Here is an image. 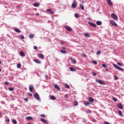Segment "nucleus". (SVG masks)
I'll list each match as a JSON object with an SVG mask.
<instances>
[{
    "label": "nucleus",
    "mask_w": 124,
    "mask_h": 124,
    "mask_svg": "<svg viewBox=\"0 0 124 124\" xmlns=\"http://www.w3.org/2000/svg\"><path fill=\"white\" fill-rule=\"evenodd\" d=\"M34 62H36V63H39V64L41 63V62L37 59L34 60Z\"/></svg>",
    "instance_id": "4be33fe9"
},
{
    "label": "nucleus",
    "mask_w": 124,
    "mask_h": 124,
    "mask_svg": "<svg viewBox=\"0 0 124 124\" xmlns=\"http://www.w3.org/2000/svg\"><path fill=\"white\" fill-rule=\"evenodd\" d=\"M79 7H80V8L82 9V10H85V7H84V5L79 4Z\"/></svg>",
    "instance_id": "5701e85b"
},
{
    "label": "nucleus",
    "mask_w": 124,
    "mask_h": 124,
    "mask_svg": "<svg viewBox=\"0 0 124 124\" xmlns=\"http://www.w3.org/2000/svg\"><path fill=\"white\" fill-rule=\"evenodd\" d=\"M41 121L42 123H44V124H48V121L46 119H44V118H41Z\"/></svg>",
    "instance_id": "9b49d317"
},
{
    "label": "nucleus",
    "mask_w": 124,
    "mask_h": 124,
    "mask_svg": "<svg viewBox=\"0 0 124 124\" xmlns=\"http://www.w3.org/2000/svg\"><path fill=\"white\" fill-rule=\"evenodd\" d=\"M100 54H101V51L100 50H99L96 52V55H100Z\"/></svg>",
    "instance_id": "ea45409f"
},
{
    "label": "nucleus",
    "mask_w": 124,
    "mask_h": 124,
    "mask_svg": "<svg viewBox=\"0 0 124 124\" xmlns=\"http://www.w3.org/2000/svg\"><path fill=\"white\" fill-rule=\"evenodd\" d=\"M33 95L36 99L37 100H40V97H39V95L37 93H35L33 94Z\"/></svg>",
    "instance_id": "7ed1b4c3"
},
{
    "label": "nucleus",
    "mask_w": 124,
    "mask_h": 124,
    "mask_svg": "<svg viewBox=\"0 0 124 124\" xmlns=\"http://www.w3.org/2000/svg\"><path fill=\"white\" fill-rule=\"evenodd\" d=\"M62 50H66V47H62Z\"/></svg>",
    "instance_id": "864d4df0"
},
{
    "label": "nucleus",
    "mask_w": 124,
    "mask_h": 124,
    "mask_svg": "<svg viewBox=\"0 0 124 124\" xmlns=\"http://www.w3.org/2000/svg\"><path fill=\"white\" fill-rule=\"evenodd\" d=\"M113 66L115 67V68H116V69H118V70H120V71H124V69L123 68L120 67V66H118L116 64H113Z\"/></svg>",
    "instance_id": "f257e3e1"
},
{
    "label": "nucleus",
    "mask_w": 124,
    "mask_h": 124,
    "mask_svg": "<svg viewBox=\"0 0 124 124\" xmlns=\"http://www.w3.org/2000/svg\"><path fill=\"white\" fill-rule=\"evenodd\" d=\"M46 12H50V14H51V15L54 14V12L51 11V9H47L46 10Z\"/></svg>",
    "instance_id": "f8f14e48"
},
{
    "label": "nucleus",
    "mask_w": 124,
    "mask_h": 124,
    "mask_svg": "<svg viewBox=\"0 0 124 124\" xmlns=\"http://www.w3.org/2000/svg\"><path fill=\"white\" fill-rule=\"evenodd\" d=\"M65 88H66V89H69V88H70L69 85H68V84H65Z\"/></svg>",
    "instance_id": "c9c22d12"
},
{
    "label": "nucleus",
    "mask_w": 124,
    "mask_h": 124,
    "mask_svg": "<svg viewBox=\"0 0 124 124\" xmlns=\"http://www.w3.org/2000/svg\"><path fill=\"white\" fill-rule=\"evenodd\" d=\"M69 69L71 71H76L75 69H74L73 67H71L69 68Z\"/></svg>",
    "instance_id": "cd10ccee"
},
{
    "label": "nucleus",
    "mask_w": 124,
    "mask_h": 124,
    "mask_svg": "<svg viewBox=\"0 0 124 124\" xmlns=\"http://www.w3.org/2000/svg\"><path fill=\"white\" fill-rule=\"evenodd\" d=\"M88 113H92V111L91 110H88Z\"/></svg>",
    "instance_id": "6e6d98bb"
},
{
    "label": "nucleus",
    "mask_w": 124,
    "mask_h": 124,
    "mask_svg": "<svg viewBox=\"0 0 124 124\" xmlns=\"http://www.w3.org/2000/svg\"><path fill=\"white\" fill-rule=\"evenodd\" d=\"M41 117H42V118H45V114L41 115Z\"/></svg>",
    "instance_id": "09e8293b"
},
{
    "label": "nucleus",
    "mask_w": 124,
    "mask_h": 124,
    "mask_svg": "<svg viewBox=\"0 0 124 124\" xmlns=\"http://www.w3.org/2000/svg\"><path fill=\"white\" fill-rule=\"evenodd\" d=\"M84 57H87V55H86V54H84Z\"/></svg>",
    "instance_id": "e2e57ef3"
},
{
    "label": "nucleus",
    "mask_w": 124,
    "mask_h": 124,
    "mask_svg": "<svg viewBox=\"0 0 124 124\" xmlns=\"http://www.w3.org/2000/svg\"><path fill=\"white\" fill-rule=\"evenodd\" d=\"M102 66H103V67H104L105 68H106V67H107V65H106V64H102Z\"/></svg>",
    "instance_id": "a19ab883"
},
{
    "label": "nucleus",
    "mask_w": 124,
    "mask_h": 124,
    "mask_svg": "<svg viewBox=\"0 0 124 124\" xmlns=\"http://www.w3.org/2000/svg\"><path fill=\"white\" fill-rule=\"evenodd\" d=\"M61 43H62V44H63V43H64V42L63 41H62L61 42Z\"/></svg>",
    "instance_id": "13d9d810"
},
{
    "label": "nucleus",
    "mask_w": 124,
    "mask_h": 124,
    "mask_svg": "<svg viewBox=\"0 0 124 124\" xmlns=\"http://www.w3.org/2000/svg\"><path fill=\"white\" fill-rule=\"evenodd\" d=\"M89 25H90V26H91L92 27H94V28H95V27H96V25H95V24H94L93 22H88Z\"/></svg>",
    "instance_id": "1a4fd4ad"
},
{
    "label": "nucleus",
    "mask_w": 124,
    "mask_h": 124,
    "mask_svg": "<svg viewBox=\"0 0 124 124\" xmlns=\"http://www.w3.org/2000/svg\"><path fill=\"white\" fill-rule=\"evenodd\" d=\"M64 28L67 31H72V29L69 27L65 26Z\"/></svg>",
    "instance_id": "ddd939ff"
},
{
    "label": "nucleus",
    "mask_w": 124,
    "mask_h": 124,
    "mask_svg": "<svg viewBox=\"0 0 124 124\" xmlns=\"http://www.w3.org/2000/svg\"><path fill=\"white\" fill-rule=\"evenodd\" d=\"M27 120H32V117L31 116H29L27 118Z\"/></svg>",
    "instance_id": "72a5a7b5"
},
{
    "label": "nucleus",
    "mask_w": 124,
    "mask_h": 124,
    "mask_svg": "<svg viewBox=\"0 0 124 124\" xmlns=\"http://www.w3.org/2000/svg\"><path fill=\"white\" fill-rule=\"evenodd\" d=\"M75 16L76 17V18H79V15H78V14H75Z\"/></svg>",
    "instance_id": "37998d69"
},
{
    "label": "nucleus",
    "mask_w": 124,
    "mask_h": 124,
    "mask_svg": "<svg viewBox=\"0 0 124 124\" xmlns=\"http://www.w3.org/2000/svg\"><path fill=\"white\" fill-rule=\"evenodd\" d=\"M72 6L73 8H75V7H77V4H76V3H73L72 4Z\"/></svg>",
    "instance_id": "393cba45"
},
{
    "label": "nucleus",
    "mask_w": 124,
    "mask_h": 124,
    "mask_svg": "<svg viewBox=\"0 0 124 124\" xmlns=\"http://www.w3.org/2000/svg\"><path fill=\"white\" fill-rule=\"evenodd\" d=\"M60 52L61 53H62L63 54H67V52L65 50H60Z\"/></svg>",
    "instance_id": "bb28decb"
},
{
    "label": "nucleus",
    "mask_w": 124,
    "mask_h": 124,
    "mask_svg": "<svg viewBox=\"0 0 124 124\" xmlns=\"http://www.w3.org/2000/svg\"><path fill=\"white\" fill-rule=\"evenodd\" d=\"M50 98L51 99V100H56V97H55L54 95L50 96Z\"/></svg>",
    "instance_id": "6ab92c4d"
},
{
    "label": "nucleus",
    "mask_w": 124,
    "mask_h": 124,
    "mask_svg": "<svg viewBox=\"0 0 124 124\" xmlns=\"http://www.w3.org/2000/svg\"><path fill=\"white\" fill-rule=\"evenodd\" d=\"M106 71H108V69H106Z\"/></svg>",
    "instance_id": "338daca9"
},
{
    "label": "nucleus",
    "mask_w": 124,
    "mask_h": 124,
    "mask_svg": "<svg viewBox=\"0 0 124 124\" xmlns=\"http://www.w3.org/2000/svg\"><path fill=\"white\" fill-rule=\"evenodd\" d=\"M46 78H48V75H46Z\"/></svg>",
    "instance_id": "052dcab7"
},
{
    "label": "nucleus",
    "mask_w": 124,
    "mask_h": 124,
    "mask_svg": "<svg viewBox=\"0 0 124 124\" xmlns=\"http://www.w3.org/2000/svg\"><path fill=\"white\" fill-rule=\"evenodd\" d=\"M92 63H93L94 64H97V62L95 61H92Z\"/></svg>",
    "instance_id": "e433bc0d"
},
{
    "label": "nucleus",
    "mask_w": 124,
    "mask_h": 124,
    "mask_svg": "<svg viewBox=\"0 0 124 124\" xmlns=\"http://www.w3.org/2000/svg\"><path fill=\"white\" fill-rule=\"evenodd\" d=\"M70 60H71V62H72V63H76V62H77L76 61V60L75 59H73L72 57H69Z\"/></svg>",
    "instance_id": "423d86ee"
},
{
    "label": "nucleus",
    "mask_w": 124,
    "mask_h": 124,
    "mask_svg": "<svg viewBox=\"0 0 124 124\" xmlns=\"http://www.w3.org/2000/svg\"><path fill=\"white\" fill-rule=\"evenodd\" d=\"M29 96H32V94L30 93L29 94Z\"/></svg>",
    "instance_id": "5fc2aeb1"
},
{
    "label": "nucleus",
    "mask_w": 124,
    "mask_h": 124,
    "mask_svg": "<svg viewBox=\"0 0 124 124\" xmlns=\"http://www.w3.org/2000/svg\"><path fill=\"white\" fill-rule=\"evenodd\" d=\"M90 104H91V102H90L86 101L84 103V105L85 106H89V105H90Z\"/></svg>",
    "instance_id": "a211bd4d"
},
{
    "label": "nucleus",
    "mask_w": 124,
    "mask_h": 124,
    "mask_svg": "<svg viewBox=\"0 0 124 124\" xmlns=\"http://www.w3.org/2000/svg\"><path fill=\"white\" fill-rule=\"evenodd\" d=\"M117 64L118 65H119L120 66H123V64H122V63H121V62H117Z\"/></svg>",
    "instance_id": "58836bf2"
},
{
    "label": "nucleus",
    "mask_w": 124,
    "mask_h": 124,
    "mask_svg": "<svg viewBox=\"0 0 124 124\" xmlns=\"http://www.w3.org/2000/svg\"><path fill=\"white\" fill-rule=\"evenodd\" d=\"M37 56L38 58H40V59H44V55L42 54H38Z\"/></svg>",
    "instance_id": "0eeeda50"
},
{
    "label": "nucleus",
    "mask_w": 124,
    "mask_h": 124,
    "mask_svg": "<svg viewBox=\"0 0 124 124\" xmlns=\"http://www.w3.org/2000/svg\"><path fill=\"white\" fill-rule=\"evenodd\" d=\"M65 97L66 98H67V97H68V95H67V94H66L65 95Z\"/></svg>",
    "instance_id": "4d7b16f0"
},
{
    "label": "nucleus",
    "mask_w": 124,
    "mask_h": 124,
    "mask_svg": "<svg viewBox=\"0 0 124 124\" xmlns=\"http://www.w3.org/2000/svg\"><path fill=\"white\" fill-rule=\"evenodd\" d=\"M14 31H16V32H21V31H20V30H19V29H17V28H16V29H14Z\"/></svg>",
    "instance_id": "a878e982"
},
{
    "label": "nucleus",
    "mask_w": 124,
    "mask_h": 124,
    "mask_svg": "<svg viewBox=\"0 0 124 124\" xmlns=\"http://www.w3.org/2000/svg\"><path fill=\"white\" fill-rule=\"evenodd\" d=\"M12 122L13 124H17V121L15 120H12Z\"/></svg>",
    "instance_id": "473e14b6"
},
{
    "label": "nucleus",
    "mask_w": 124,
    "mask_h": 124,
    "mask_svg": "<svg viewBox=\"0 0 124 124\" xmlns=\"http://www.w3.org/2000/svg\"><path fill=\"white\" fill-rule=\"evenodd\" d=\"M33 90V85H30L29 86V91L30 92H32Z\"/></svg>",
    "instance_id": "4468645a"
},
{
    "label": "nucleus",
    "mask_w": 124,
    "mask_h": 124,
    "mask_svg": "<svg viewBox=\"0 0 124 124\" xmlns=\"http://www.w3.org/2000/svg\"><path fill=\"white\" fill-rule=\"evenodd\" d=\"M24 100L25 101H29V99H28V98H25Z\"/></svg>",
    "instance_id": "3c124183"
},
{
    "label": "nucleus",
    "mask_w": 124,
    "mask_h": 124,
    "mask_svg": "<svg viewBox=\"0 0 124 124\" xmlns=\"http://www.w3.org/2000/svg\"><path fill=\"white\" fill-rule=\"evenodd\" d=\"M20 55L21 57H25L26 56L25 53L22 51H20Z\"/></svg>",
    "instance_id": "dca6fc26"
},
{
    "label": "nucleus",
    "mask_w": 124,
    "mask_h": 124,
    "mask_svg": "<svg viewBox=\"0 0 124 124\" xmlns=\"http://www.w3.org/2000/svg\"><path fill=\"white\" fill-rule=\"evenodd\" d=\"M82 3H85V2H84V1H82Z\"/></svg>",
    "instance_id": "680f3d73"
},
{
    "label": "nucleus",
    "mask_w": 124,
    "mask_h": 124,
    "mask_svg": "<svg viewBox=\"0 0 124 124\" xmlns=\"http://www.w3.org/2000/svg\"><path fill=\"white\" fill-rule=\"evenodd\" d=\"M40 4L39 3H35L33 4V6L35 7H38L39 6Z\"/></svg>",
    "instance_id": "412c9836"
},
{
    "label": "nucleus",
    "mask_w": 124,
    "mask_h": 124,
    "mask_svg": "<svg viewBox=\"0 0 124 124\" xmlns=\"http://www.w3.org/2000/svg\"><path fill=\"white\" fill-rule=\"evenodd\" d=\"M104 124H110V123H109V122H105Z\"/></svg>",
    "instance_id": "603ef678"
},
{
    "label": "nucleus",
    "mask_w": 124,
    "mask_h": 124,
    "mask_svg": "<svg viewBox=\"0 0 124 124\" xmlns=\"http://www.w3.org/2000/svg\"><path fill=\"white\" fill-rule=\"evenodd\" d=\"M92 74L93 76H96V73H95V72H93L92 73Z\"/></svg>",
    "instance_id": "79ce46f5"
},
{
    "label": "nucleus",
    "mask_w": 124,
    "mask_h": 124,
    "mask_svg": "<svg viewBox=\"0 0 124 124\" xmlns=\"http://www.w3.org/2000/svg\"><path fill=\"white\" fill-rule=\"evenodd\" d=\"M74 104L75 106H77V105H78V102H77V101H75L74 102Z\"/></svg>",
    "instance_id": "7c9ffc66"
},
{
    "label": "nucleus",
    "mask_w": 124,
    "mask_h": 124,
    "mask_svg": "<svg viewBox=\"0 0 124 124\" xmlns=\"http://www.w3.org/2000/svg\"><path fill=\"white\" fill-rule=\"evenodd\" d=\"M107 1L108 5H109L110 6H113V3H112V1L111 0H107Z\"/></svg>",
    "instance_id": "6e6552de"
},
{
    "label": "nucleus",
    "mask_w": 124,
    "mask_h": 124,
    "mask_svg": "<svg viewBox=\"0 0 124 124\" xmlns=\"http://www.w3.org/2000/svg\"><path fill=\"white\" fill-rule=\"evenodd\" d=\"M119 114L120 115V116H121V117H123V112H122V111L121 110H119Z\"/></svg>",
    "instance_id": "c85d7f7f"
},
{
    "label": "nucleus",
    "mask_w": 124,
    "mask_h": 124,
    "mask_svg": "<svg viewBox=\"0 0 124 124\" xmlns=\"http://www.w3.org/2000/svg\"><path fill=\"white\" fill-rule=\"evenodd\" d=\"M114 78H115V80H118L119 79V78L117 76H114Z\"/></svg>",
    "instance_id": "a18cd8bd"
},
{
    "label": "nucleus",
    "mask_w": 124,
    "mask_h": 124,
    "mask_svg": "<svg viewBox=\"0 0 124 124\" xmlns=\"http://www.w3.org/2000/svg\"><path fill=\"white\" fill-rule=\"evenodd\" d=\"M21 66H22V65L20 63L17 65V68H21Z\"/></svg>",
    "instance_id": "4c0bfd02"
},
{
    "label": "nucleus",
    "mask_w": 124,
    "mask_h": 124,
    "mask_svg": "<svg viewBox=\"0 0 124 124\" xmlns=\"http://www.w3.org/2000/svg\"><path fill=\"white\" fill-rule=\"evenodd\" d=\"M29 37L30 38H33L34 37V35H33V34H31L29 35Z\"/></svg>",
    "instance_id": "c756f323"
},
{
    "label": "nucleus",
    "mask_w": 124,
    "mask_h": 124,
    "mask_svg": "<svg viewBox=\"0 0 124 124\" xmlns=\"http://www.w3.org/2000/svg\"><path fill=\"white\" fill-rule=\"evenodd\" d=\"M5 122H7V123H9V122H10V120H9V119L7 118V119L5 120Z\"/></svg>",
    "instance_id": "49530a36"
},
{
    "label": "nucleus",
    "mask_w": 124,
    "mask_h": 124,
    "mask_svg": "<svg viewBox=\"0 0 124 124\" xmlns=\"http://www.w3.org/2000/svg\"><path fill=\"white\" fill-rule=\"evenodd\" d=\"M5 85H9V82L6 81V82H5Z\"/></svg>",
    "instance_id": "8fccbe9b"
},
{
    "label": "nucleus",
    "mask_w": 124,
    "mask_h": 124,
    "mask_svg": "<svg viewBox=\"0 0 124 124\" xmlns=\"http://www.w3.org/2000/svg\"><path fill=\"white\" fill-rule=\"evenodd\" d=\"M28 124H31V123H28Z\"/></svg>",
    "instance_id": "69168bd1"
},
{
    "label": "nucleus",
    "mask_w": 124,
    "mask_h": 124,
    "mask_svg": "<svg viewBox=\"0 0 124 124\" xmlns=\"http://www.w3.org/2000/svg\"><path fill=\"white\" fill-rule=\"evenodd\" d=\"M93 122H94V123H95V120H93Z\"/></svg>",
    "instance_id": "0e129e2a"
},
{
    "label": "nucleus",
    "mask_w": 124,
    "mask_h": 124,
    "mask_svg": "<svg viewBox=\"0 0 124 124\" xmlns=\"http://www.w3.org/2000/svg\"><path fill=\"white\" fill-rule=\"evenodd\" d=\"M111 17L113 18V20H115L116 21H118V20H119L118 16L116 15V14H115L114 13L111 14Z\"/></svg>",
    "instance_id": "f03ea898"
},
{
    "label": "nucleus",
    "mask_w": 124,
    "mask_h": 124,
    "mask_svg": "<svg viewBox=\"0 0 124 124\" xmlns=\"http://www.w3.org/2000/svg\"><path fill=\"white\" fill-rule=\"evenodd\" d=\"M33 49H34V50H37V49H38V47H37V46H34Z\"/></svg>",
    "instance_id": "de8ad7c7"
},
{
    "label": "nucleus",
    "mask_w": 124,
    "mask_h": 124,
    "mask_svg": "<svg viewBox=\"0 0 124 124\" xmlns=\"http://www.w3.org/2000/svg\"><path fill=\"white\" fill-rule=\"evenodd\" d=\"M89 100L90 102H93V101H94V99L92 97H89Z\"/></svg>",
    "instance_id": "f3484780"
},
{
    "label": "nucleus",
    "mask_w": 124,
    "mask_h": 124,
    "mask_svg": "<svg viewBox=\"0 0 124 124\" xmlns=\"http://www.w3.org/2000/svg\"><path fill=\"white\" fill-rule=\"evenodd\" d=\"M0 116H1V113L0 112Z\"/></svg>",
    "instance_id": "774afa93"
},
{
    "label": "nucleus",
    "mask_w": 124,
    "mask_h": 124,
    "mask_svg": "<svg viewBox=\"0 0 124 124\" xmlns=\"http://www.w3.org/2000/svg\"><path fill=\"white\" fill-rule=\"evenodd\" d=\"M8 90H9V91H10L11 92H12V91H13L14 90V89L13 88H11V87H9V88H8Z\"/></svg>",
    "instance_id": "f704fd0d"
},
{
    "label": "nucleus",
    "mask_w": 124,
    "mask_h": 124,
    "mask_svg": "<svg viewBox=\"0 0 124 124\" xmlns=\"http://www.w3.org/2000/svg\"><path fill=\"white\" fill-rule=\"evenodd\" d=\"M20 38L21 39H25V37H24L23 35H20L19 36Z\"/></svg>",
    "instance_id": "c03bdc74"
},
{
    "label": "nucleus",
    "mask_w": 124,
    "mask_h": 124,
    "mask_svg": "<svg viewBox=\"0 0 124 124\" xmlns=\"http://www.w3.org/2000/svg\"><path fill=\"white\" fill-rule=\"evenodd\" d=\"M118 108H119V109H124V107H123V105H122V104H119L118 105Z\"/></svg>",
    "instance_id": "2eb2a0df"
},
{
    "label": "nucleus",
    "mask_w": 124,
    "mask_h": 124,
    "mask_svg": "<svg viewBox=\"0 0 124 124\" xmlns=\"http://www.w3.org/2000/svg\"><path fill=\"white\" fill-rule=\"evenodd\" d=\"M54 88H55L56 90H58V91H61V88H60V86L57 84L54 85Z\"/></svg>",
    "instance_id": "9d476101"
},
{
    "label": "nucleus",
    "mask_w": 124,
    "mask_h": 124,
    "mask_svg": "<svg viewBox=\"0 0 124 124\" xmlns=\"http://www.w3.org/2000/svg\"><path fill=\"white\" fill-rule=\"evenodd\" d=\"M36 15L37 16H38V15H39V13L36 14Z\"/></svg>",
    "instance_id": "bf43d9fd"
},
{
    "label": "nucleus",
    "mask_w": 124,
    "mask_h": 124,
    "mask_svg": "<svg viewBox=\"0 0 124 124\" xmlns=\"http://www.w3.org/2000/svg\"><path fill=\"white\" fill-rule=\"evenodd\" d=\"M96 24L97 25V26H100V25L102 24V22H101L100 21H97Z\"/></svg>",
    "instance_id": "aec40b11"
},
{
    "label": "nucleus",
    "mask_w": 124,
    "mask_h": 124,
    "mask_svg": "<svg viewBox=\"0 0 124 124\" xmlns=\"http://www.w3.org/2000/svg\"><path fill=\"white\" fill-rule=\"evenodd\" d=\"M112 100H113V101H115V102H117L118 101V99H117L116 97H113Z\"/></svg>",
    "instance_id": "2f4dec72"
},
{
    "label": "nucleus",
    "mask_w": 124,
    "mask_h": 124,
    "mask_svg": "<svg viewBox=\"0 0 124 124\" xmlns=\"http://www.w3.org/2000/svg\"><path fill=\"white\" fill-rule=\"evenodd\" d=\"M96 82L99 83V84H101V85H105V82L100 79H96Z\"/></svg>",
    "instance_id": "39448f33"
},
{
    "label": "nucleus",
    "mask_w": 124,
    "mask_h": 124,
    "mask_svg": "<svg viewBox=\"0 0 124 124\" xmlns=\"http://www.w3.org/2000/svg\"><path fill=\"white\" fill-rule=\"evenodd\" d=\"M109 22H110V24H111V25H112V26H114V27H118V24H117V23H116V22H115V21H114V20H109Z\"/></svg>",
    "instance_id": "20e7f679"
},
{
    "label": "nucleus",
    "mask_w": 124,
    "mask_h": 124,
    "mask_svg": "<svg viewBox=\"0 0 124 124\" xmlns=\"http://www.w3.org/2000/svg\"><path fill=\"white\" fill-rule=\"evenodd\" d=\"M84 36H85V37H90L91 35H90V34H89V33H85Z\"/></svg>",
    "instance_id": "b1692460"
}]
</instances>
